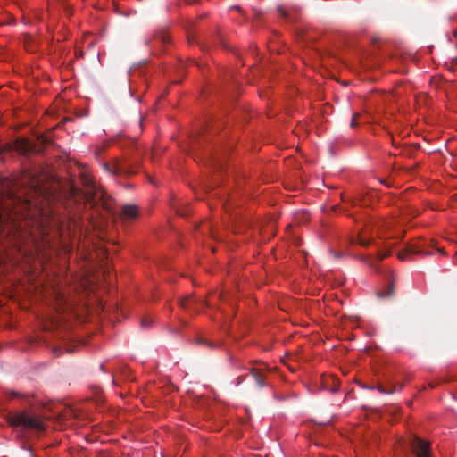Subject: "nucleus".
Segmentation results:
<instances>
[{
  "mask_svg": "<svg viewBox=\"0 0 457 457\" xmlns=\"http://www.w3.org/2000/svg\"><path fill=\"white\" fill-rule=\"evenodd\" d=\"M8 422L12 427H22L25 429H37L43 431L46 428L45 422L37 416H29L18 413L9 417Z\"/></svg>",
  "mask_w": 457,
  "mask_h": 457,
  "instance_id": "f257e3e1",
  "label": "nucleus"
},
{
  "mask_svg": "<svg viewBox=\"0 0 457 457\" xmlns=\"http://www.w3.org/2000/svg\"><path fill=\"white\" fill-rule=\"evenodd\" d=\"M411 447L417 457H431L430 445L428 442L419 437H415L412 440Z\"/></svg>",
  "mask_w": 457,
  "mask_h": 457,
  "instance_id": "f03ea898",
  "label": "nucleus"
},
{
  "mask_svg": "<svg viewBox=\"0 0 457 457\" xmlns=\"http://www.w3.org/2000/svg\"><path fill=\"white\" fill-rule=\"evenodd\" d=\"M138 214V209L136 205H125L121 209V216L126 219H134Z\"/></svg>",
  "mask_w": 457,
  "mask_h": 457,
  "instance_id": "7ed1b4c3",
  "label": "nucleus"
},
{
  "mask_svg": "<svg viewBox=\"0 0 457 457\" xmlns=\"http://www.w3.org/2000/svg\"><path fill=\"white\" fill-rule=\"evenodd\" d=\"M358 244L362 246H369L371 244V239L366 236V233H361L358 235Z\"/></svg>",
  "mask_w": 457,
  "mask_h": 457,
  "instance_id": "20e7f679",
  "label": "nucleus"
},
{
  "mask_svg": "<svg viewBox=\"0 0 457 457\" xmlns=\"http://www.w3.org/2000/svg\"><path fill=\"white\" fill-rule=\"evenodd\" d=\"M420 251L412 248V247H409L408 250L406 251H403V252H400L398 253V258L402 261H405L408 259V255L411 254V253H419Z\"/></svg>",
  "mask_w": 457,
  "mask_h": 457,
  "instance_id": "39448f33",
  "label": "nucleus"
},
{
  "mask_svg": "<svg viewBox=\"0 0 457 457\" xmlns=\"http://www.w3.org/2000/svg\"><path fill=\"white\" fill-rule=\"evenodd\" d=\"M253 375L255 377V378H256V380H257V382H258L259 386H263V384H262V378H261V377H260L257 373H255V372H254V370H253Z\"/></svg>",
  "mask_w": 457,
  "mask_h": 457,
  "instance_id": "423d86ee",
  "label": "nucleus"
},
{
  "mask_svg": "<svg viewBox=\"0 0 457 457\" xmlns=\"http://www.w3.org/2000/svg\"><path fill=\"white\" fill-rule=\"evenodd\" d=\"M391 291H392V287H390V291L386 294H384L383 292H379L378 293V296L379 297H384V296H387V295H391Z\"/></svg>",
  "mask_w": 457,
  "mask_h": 457,
  "instance_id": "0eeeda50",
  "label": "nucleus"
},
{
  "mask_svg": "<svg viewBox=\"0 0 457 457\" xmlns=\"http://www.w3.org/2000/svg\"><path fill=\"white\" fill-rule=\"evenodd\" d=\"M189 299H190V297H188V298H187V299H184V300H181V301H180V305H181L182 307H187V303H186V302H187V300H189Z\"/></svg>",
  "mask_w": 457,
  "mask_h": 457,
  "instance_id": "6e6552de",
  "label": "nucleus"
},
{
  "mask_svg": "<svg viewBox=\"0 0 457 457\" xmlns=\"http://www.w3.org/2000/svg\"><path fill=\"white\" fill-rule=\"evenodd\" d=\"M387 254H389V253H388V252H386V253H378V257H379V259H383V258H385Z\"/></svg>",
  "mask_w": 457,
  "mask_h": 457,
  "instance_id": "1a4fd4ad",
  "label": "nucleus"
},
{
  "mask_svg": "<svg viewBox=\"0 0 457 457\" xmlns=\"http://www.w3.org/2000/svg\"><path fill=\"white\" fill-rule=\"evenodd\" d=\"M358 116H359L358 114L353 115V120H352V127L355 126V121H356V119Z\"/></svg>",
  "mask_w": 457,
  "mask_h": 457,
  "instance_id": "9d476101",
  "label": "nucleus"
},
{
  "mask_svg": "<svg viewBox=\"0 0 457 457\" xmlns=\"http://www.w3.org/2000/svg\"><path fill=\"white\" fill-rule=\"evenodd\" d=\"M378 235H379V237L383 238L385 237V234H384V231L382 229V228H380L378 231Z\"/></svg>",
  "mask_w": 457,
  "mask_h": 457,
  "instance_id": "9b49d317",
  "label": "nucleus"
},
{
  "mask_svg": "<svg viewBox=\"0 0 457 457\" xmlns=\"http://www.w3.org/2000/svg\"><path fill=\"white\" fill-rule=\"evenodd\" d=\"M383 227H385V228L389 227V222H385V223L383 224Z\"/></svg>",
  "mask_w": 457,
  "mask_h": 457,
  "instance_id": "f8f14e48",
  "label": "nucleus"
},
{
  "mask_svg": "<svg viewBox=\"0 0 457 457\" xmlns=\"http://www.w3.org/2000/svg\"><path fill=\"white\" fill-rule=\"evenodd\" d=\"M391 245H391L390 243H387V244L386 245V247H391Z\"/></svg>",
  "mask_w": 457,
  "mask_h": 457,
  "instance_id": "ddd939ff",
  "label": "nucleus"
}]
</instances>
